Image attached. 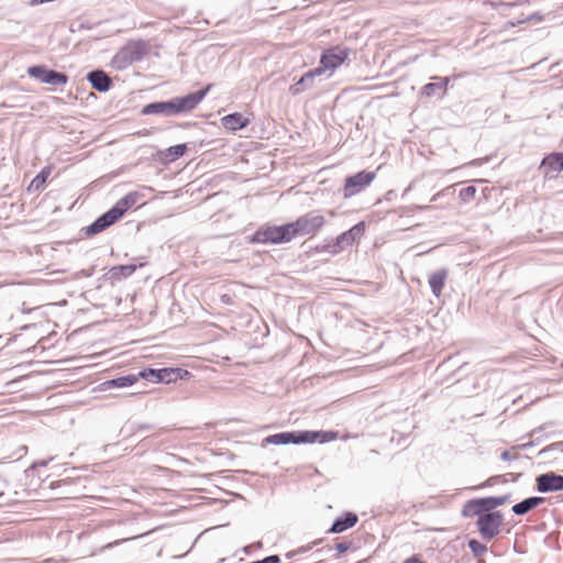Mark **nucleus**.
<instances>
[{
  "label": "nucleus",
  "mask_w": 563,
  "mask_h": 563,
  "mask_svg": "<svg viewBox=\"0 0 563 563\" xmlns=\"http://www.w3.org/2000/svg\"><path fill=\"white\" fill-rule=\"evenodd\" d=\"M349 56L350 49L346 47L334 46L325 49L320 57L319 66L306 73L295 86L290 87V90L295 95L299 93L301 91L299 85L303 84L307 79L321 76L327 71L332 75L346 62Z\"/></svg>",
  "instance_id": "2"
},
{
  "label": "nucleus",
  "mask_w": 563,
  "mask_h": 563,
  "mask_svg": "<svg viewBox=\"0 0 563 563\" xmlns=\"http://www.w3.org/2000/svg\"><path fill=\"white\" fill-rule=\"evenodd\" d=\"M376 178L375 172H366L362 170L356 173L353 176H349L345 178L343 192L345 198H350L352 196L357 195L363 189L368 187L373 180Z\"/></svg>",
  "instance_id": "7"
},
{
  "label": "nucleus",
  "mask_w": 563,
  "mask_h": 563,
  "mask_svg": "<svg viewBox=\"0 0 563 563\" xmlns=\"http://www.w3.org/2000/svg\"><path fill=\"white\" fill-rule=\"evenodd\" d=\"M141 377L137 375H126V376H121V377H118V378H114V379H111V380H107V382H103L101 385H100V389L101 390H108L110 388H123V387H129V386H132L134 385L135 383H137V380L140 379Z\"/></svg>",
  "instance_id": "16"
},
{
  "label": "nucleus",
  "mask_w": 563,
  "mask_h": 563,
  "mask_svg": "<svg viewBox=\"0 0 563 563\" xmlns=\"http://www.w3.org/2000/svg\"><path fill=\"white\" fill-rule=\"evenodd\" d=\"M211 88L212 85L209 84L202 90L189 93L185 97L173 99L176 114L194 110L202 101Z\"/></svg>",
  "instance_id": "9"
},
{
  "label": "nucleus",
  "mask_w": 563,
  "mask_h": 563,
  "mask_svg": "<svg viewBox=\"0 0 563 563\" xmlns=\"http://www.w3.org/2000/svg\"><path fill=\"white\" fill-rule=\"evenodd\" d=\"M141 195L136 191L129 192L123 198L117 201L111 208L115 214L121 218L124 213L130 210L140 199Z\"/></svg>",
  "instance_id": "14"
},
{
  "label": "nucleus",
  "mask_w": 563,
  "mask_h": 563,
  "mask_svg": "<svg viewBox=\"0 0 563 563\" xmlns=\"http://www.w3.org/2000/svg\"><path fill=\"white\" fill-rule=\"evenodd\" d=\"M335 549H336L340 553H343V552L347 551V549H349V544L343 543V542H339V543H335Z\"/></svg>",
  "instance_id": "29"
},
{
  "label": "nucleus",
  "mask_w": 563,
  "mask_h": 563,
  "mask_svg": "<svg viewBox=\"0 0 563 563\" xmlns=\"http://www.w3.org/2000/svg\"><path fill=\"white\" fill-rule=\"evenodd\" d=\"M136 269L135 265H120L113 267L110 273L113 278L120 279L132 275Z\"/></svg>",
  "instance_id": "26"
},
{
  "label": "nucleus",
  "mask_w": 563,
  "mask_h": 563,
  "mask_svg": "<svg viewBox=\"0 0 563 563\" xmlns=\"http://www.w3.org/2000/svg\"><path fill=\"white\" fill-rule=\"evenodd\" d=\"M539 492H558L563 489V476L554 473L542 474L537 478Z\"/></svg>",
  "instance_id": "12"
},
{
  "label": "nucleus",
  "mask_w": 563,
  "mask_h": 563,
  "mask_svg": "<svg viewBox=\"0 0 563 563\" xmlns=\"http://www.w3.org/2000/svg\"><path fill=\"white\" fill-rule=\"evenodd\" d=\"M220 121L223 129L230 132H235L238 130L244 129L251 122V120L247 117L243 115L240 112H234L224 115L223 118H221Z\"/></svg>",
  "instance_id": "13"
},
{
  "label": "nucleus",
  "mask_w": 563,
  "mask_h": 563,
  "mask_svg": "<svg viewBox=\"0 0 563 563\" xmlns=\"http://www.w3.org/2000/svg\"><path fill=\"white\" fill-rule=\"evenodd\" d=\"M365 222L361 221L350 230L340 234L332 244L324 245L322 251H327L332 254H338L343 251L344 247L351 246L356 243L365 233Z\"/></svg>",
  "instance_id": "5"
},
{
  "label": "nucleus",
  "mask_w": 563,
  "mask_h": 563,
  "mask_svg": "<svg viewBox=\"0 0 563 563\" xmlns=\"http://www.w3.org/2000/svg\"><path fill=\"white\" fill-rule=\"evenodd\" d=\"M544 177L556 178L563 170V153H551L547 155L540 165Z\"/></svg>",
  "instance_id": "11"
},
{
  "label": "nucleus",
  "mask_w": 563,
  "mask_h": 563,
  "mask_svg": "<svg viewBox=\"0 0 563 563\" xmlns=\"http://www.w3.org/2000/svg\"><path fill=\"white\" fill-rule=\"evenodd\" d=\"M166 113L176 114L173 99L166 102H153L142 109V114Z\"/></svg>",
  "instance_id": "17"
},
{
  "label": "nucleus",
  "mask_w": 563,
  "mask_h": 563,
  "mask_svg": "<svg viewBox=\"0 0 563 563\" xmlns=\"http://www.w3.org/2000/svg\"><path fill=\"white\" fill-rule=\"evenodd\" d=\"M92 87L99 91H107L111 86L109 76L102 70H95L88 75Z\"/></svg>",
  "instance_id": "20"
},
{
  "label": "nucleus",
  "mask_w": 563,
  "mask_h": 563,
  "mask_svg": "<svg viewBox=\"0 0 563 563\" xmlns=\"http://www.w3.org/2000/svg\"><path fill=\"white\" fill-rule=\"evenodd\" d=\"M434 79L438 80V82H430L423 86L422 88V95L430 98L435 96L437 93H440V96L445 95L449 84V78H440L434 77Z\"/></svg>",
  "instance_id": "19"
},
{
  "label": "nucleus",
  "mask_w": 563,
  "mask_h": 563,
  "mask_svg": "<svg viewBox=\"0 0 563 563\" xmlns=\"http://www.w3.org/2000/svg\"><path fill=\"white\" fill-rule=\"evenodd\" d=\"M507 503V497H485L467 501L463 508V516L477 517L476 526L484 539L495 538L503 526V515L493 511L498 506Z\"/></svg>",
  "instance_id": "1"
},
{
  "label": "nucleus",
  "mask_w": 563,
  "mask_h": 563,
  "mask_svg": "<svg viewBox=\"0 0 563 563\" xmlns=\"http://www.w3.org/2000/svg\"><path fill=\"white\" fill-rule=\"evenodd\" d=\"M120 218L115 214V212L110 209L108 212L99 217L90 227V231L92 233H99L106 230L108 227L112 225Z\"/></svg>",
  "instance_id": "18"
},
{
  "label": "nucleus",
  "mask_w": 563,
  "mask_h": 563,
  "mask_svg": "<svg viewBox=\"0 0 563 563\" xmlns=\"http://www.w3.org/2000/svg\"><path fill=\"white\" fill-rule=\"evenodd\" d=\"M325 219L318 212H308L292 222H288L291 241L298 236H316L324 227Z\"/></svg>",
  "instance_id": "3"
},
{
  "label": "nucleus",
  "mask_w": 563,
  "mask_h": 563,
  "mask_svg": "<svg viewBox=\"0 0 563 563\" xmlns=\"http://www.w3.org/2000/svg\"><path fill=\"white\" fill-rule=\"evenodd\" d=\"M139 376L143 379H148L154 377L157 383L170 384L178 379H185L190 376V373L187 369L183 368H145L139 373Z\"/></svg>",
  "instance_id": "6"
},
{
  "label": "nucleus",
  "mask_w": 563,
  "mask_h": 563,
  "mask_svg": "<svg viewBox=\"0 0 563 563\" xmlns=\"http://www.w3.org/2000/svg\"><path fill=\"white\" fill-rule=\"evenodd\" d=\"M402 563H426V562L422 561L421 559H419L418 556L413 555L411 558L406 559Z\"/></svg>",
  "instance_id": "30"
},
{
  "label": "nucleus",
  "mask_w": 563,
  "mask_h": 563,
  "mask_svg": "<svg viewBox=\"0 0 563 563\" xmlns=\"http://www.w3.org/2000/svg\"><path fill=\"white\" fill-rule=\"evenodd\" d=\"M449 272L445 268L439 269L429 276V285L432 294L440 297L448 279Z\"/></svg>",
  "instance_id": "15"
},
{
  "label": "nucleus",
  "mask_w": 563,
  "mask_h": 563,
  "mask_svg": "<svg viewBox=\"0 0 563 563\" xmlns=\"http://www.w3.org/2000/svg\"><path fill=\"white\" fill-rule=\"evenodd\" d=\"M336 432L333 431H301L294 432V444L301 443H325L335 440Z\"/></svg>",
  "instance_id": "10"
},
{
  "label": "nucleus",
  "mask_w": 563,
  "mask_h": 563,
  "mask_svg": "<svg viewBox=\"0 0 563 563\" xmlns=\"http://www.w3.org/2000/svg\"><path fill=\"white\" fill-rule=\"evenodd\" d=\"M542 501H543L542 497H530V498L525 499L521 503L516 504L512 507V511L516 515H525L528 511H530L531 509L539 506Z\"/></svg>",
  "instance_id": "23"
},
{
  "label": "nucleus",
  "mask_w": 563,
  "mask_h": 563,
  "mask_svg": "<svg viewBox=\"0 0 563 563\" xmlns=\"http://www.w3.org/2000/svg\"><path fill=\"white\" fill-rule=\"evenodd\" d=\"M264 442L267 444L275 445L294 443V432H282L272 434L265 438Z\"/></svg>",
  "instance_id": "24"
},
{
  "label": "nucleus",
  "mask_w": 563,
  "mask_h": 563,
  "mask_svg": "<svg viewBox=\"0 0 563 563\" xmlns=\"http://www.w3.org/2000/svg\"><path fill=\"white\" fill-rule=\"evenodd\" d=\"M27 74L41 82L53 86H64L68 81V77L65 74L47 69L44 66L29 67Z\"/></svg>",
  "instance_id": "8"
},
{
  "label": "nucleus",
  "mask_w": 563,
  "mask_h": 563,
  "mask_svg": "<svg viewBox=\"0 0 563 563\" xmlns=\"http://www.w3.org/2000/svg\"><path fill=\"white\" fill-rule=\"evenodd\" d=\"M468 548L476 558H482L487 552V547L474 539L468 541Z\"/></svg>",
  "instance_id": "27"
},
{
  "label": "nucleus",
  "mask_w": 563,
  "mask_h": 563,
  "mask_svg": "<svg viewBox=\"0 0 563 563\" xmlns=\"http://www.w3.org/2000/svg\"><path fill=\"white\" fill-rule=\"evenodd\" d=\"M186 150H187L186 144H178V145L168 147L164 155L168 162H174L177 158L181 157L186 153Z\"/></svg>",
  "instance_id": "25"
},
{
  "label": "nucleus",
  "mask_w": 563,
  "mask_h": 563,
  "mask_svg": "<svg viewBox=\"0 0 563 563\" xmlns=\"http://www.w3.org/2000/svg\"><path fill=\"white\" fill-rule=\"evenodd\" d=\"M356 522H357V516L352 512H349L344 517L338 518L333 522L332 527L329 529V532L330 533H341V532L345 531L346 529L354 527L356 525Z\"/></svg>",
  "instance_id": "21"
},
{
  "label": "nucleus",
  "mask_w": 563,
  "mask_h": 563,
  "mask_svg": "<svg viewBox=\"0 0 563 563\" xmlns=\"http://www.w3.org/2000/svg\"><path fill=\"white\" fill-rule=\"evenodd\" d=\"M288 223L283 225H263L251 238V243L283 244L290 242Z\"/></svg>",
  "instance_id": "4"
},
{
  "label": "nucleus",
  "mask_w": 563,
  "mask_h": 563,
  "mask_svg": "<svg viewBox=\"0 0 563 563\" xmlns=\"http://www.w3.org/2000/svg\"><path fill=\"white\" fill-rule=\"evenodd\" d=\"M52 170H53V167L52 166H46L44 167L33 179L32 181L30 183L29 187H27V190L29 191H38L41 190L47 178L49 177V175L52 174Z\"/></svg>",
  "instance_id": "22"
},
{
  "label": "nucleus",
  "mask_w": 563,
  "mask_h": 563,
  "mask_svg": "<svg viewBox=\"0 0 563 563\" xmlns=\"http://www.w3.org/2000/svg\"><path fill=\"white\" fill-rule=\"evenodd\" d=\"M476 188L474 186H468L460 190L459 197L463 202H470L475 198Z\"/></svg>",
  "instance_id": "28"
}]
</instances>
